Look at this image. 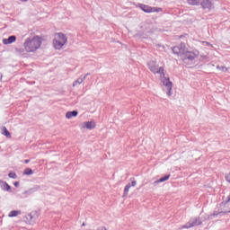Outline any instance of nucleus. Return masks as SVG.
Returning a JSON list of instances; mask_svg holds the SVG:
<instances>
[{"instance_id": "obj_17", "label": "nucleus", "mask_w": 230, "mask_h": 230, "mask_svg": "<svg viewBox=\"0 0 230 230\" xmlns=\"http://www.w3.org/2000/svg\"><path fill=\"white\" fill-rule=\"evenodd\" d=\"M37 190H39V187L31 188L29 190H25L23 192V195H31V193H35V191H37Z\"/></svg>"}, {"instance_id": "obj_11", "label": "nucleus", "mask_w": 230, "mask_h": 230, "mask_svg": "<svg viewBox=\"0 0 230 230\" xmlns=\"http://www.w3.org/2000/svg\"><path fill=\"white\" fill-rule=\"evenodd\" d=\"M89 75L91 74H86L84 75V77H79L77 80H75L74 83H73V86L75 87V85H80V84H82V82H84V80H85V78H87V76H89Z\"/></svg>"}, {"instance_id": "obj_14", "label": "nucleus", "mask_w": 230, "mask_h": 230, "mask_svg": "<svg viewBox=\"0 0 230 230\" xmlns=\"http://www.w3.org/2000/svg\"><path fill=\"white\" fill-rule=\"evenodd\" d=\"M2 134L3 136H5V137H12V135L10 134V131H8V128H6V127H2Z\"/></svg>"}, {"instance_id": "obj_10", "label": "nucleus", "mask_w": 230, "mask_h": 230, "mask_svg": "<svg viewBox=\"0 0 230 230\" xmlns=\"http://www.w3.org/2000/svg\"><path fill=\"white\" fill-rule=\"evenodd\" d=\"M76 116H78V111H67L66 113V118H67V119H71V118H76Z\"/></svg>"}, {"instance_id": "obj_9", "label": "nucleus", "mask_w": 230, "mask_h": 230, "mask_svg": "<svg viewBox=\"0 0 230 230\" xmlns=\"http://www.w3.org/2000/svg\"><path fill=\"white\" fill-rule=\"evenodd\" d=\"M0 187L4 191H12V186H10L6 181H0Z\"/></svg>"}, {"instance_id": "obj_16", "label": "nucleus", "mask_w": 230, "mask_h": 230, "mask_svg": "<svg viewBox=\"0 0 230 230\" xmlns=\"http://www.w3.org/2000/svg\"><path fill=\"white\" fill-rule=\"evenodd\" d=\"M202 0H187L188 4H190L191 6H199L200 4V2Z\"/></svg>"}, {"instance_id": "obj_24", "label": "nucleus", "mask_w": 230, "mask_h": 230, "mask_svg": "<svg viewBox=\"0 0 230 230\" xmlns=\"http://www.w3.org/2000/svg\"><path fill=\"white\" fill-rule=\"evenodd\" d=\"M130 181H131L130 185H131L133 188H136V184H137V182L134 180V178H130Z\"/></svg>"}, {"instance_id": "obj_28", "label": "nucleus", "mask_w": 230, "mask_h": 230, "mask_svg": "<svg viewBox=\"0 0 230 230\" xmlns=\"http://www.w3.org/2000/svg\"><path fill=\"white\" fill-rule=\"evenodd\" d=\"M25 164H28L30 163V159L24 160Z\"/></svg>"}, {"instance_id": "obj_25", "label": "nucleus", "mask_w": 230, "mask_h": 230, "mask_svg": "<svg viewBox=\"0 0 230 230\" xmlns=\"http://www.w3.org/2000/svg\"><path fill=\"white\" fill-rule=\"evenodd\" d=\"M225 179H226V182H230V172L226 174Z\"/></svg>"}, {"instance_id": "obj_18", "label": "nucleus", "mask_w": 230, "mask_h": 230, "mask_svg": "<svg viewBox=\"0 0 230 230\" xmlns=\"http://www.w3.org/2000/svg\"><path fill=\"white\" fill-rule=\"evenodd\" d=\"M132 188V185L130 183H128L124 188V194L123 197H127L128 195V191Z\"/></svg>"}, {"instance_id": "obj_8", "label": "nucleus", "mask_w": 230, "mask_h": 230, "mask_svg": "<svg viewBox=\"0 0 230 230\" xmlns=\"http://www.w3.org/2000/svg\"><path fill=\"white\" fill-rule=\"evenodd\" d=\"M199 224H200L199 223V219H191L185 225V227L187 229H190V227H195V226H199Z\"/></svg>"}, {"instance_id": "obj_6", "label": "nucleus", "mask_w": 230, "mask_h": 230, "mask_svg": "<svg viewBox=\"0 0 230 230\" xmlns=\"http://www.w3.org/2000/svg\"><path fill=\"white\" fill-rule=\"evenodd\" d=\"M199 4H201L204 10H211V7L213 6L211 0H201Z\"/></svg>"}, {"instance_id": "obj_19", "label": "nucleus", "mask_w": 230, "mask_h": 230, "mask_svg": "<svg viewBox=\"0 0 230 230\" xmlns=\"http://www.w3.org/2000/svg\"><path fill=\"white\" fill-rule=\"evenodd\" d=\"M18 215H21V210H13L9 213L8 217H17Z\"/></svg>"}, {"instance_id": "obj_1", "label": "nucleus", "mask_w": 230, "mask_h": 230, "mask_svg": "<svg viewBox=\"0 0 230 230\" xmlns=\"http://www.w3.org/2000/svg\"><path fill=\"white\" fill-rule=\"evenodd\" d=\"M148 67L151 73L160 75V78H162L163 85L165 87L166 94L168 96H172V83L170 81V78H166L164 76V68L163 66H158L155 61H149ZM164 78V80H163Z\"/></svg>"}, {"instance_id": "obj_2", "label": "nucleus", "mask_w": 230, "mask_h": 230, "mask_svg": "<svg viewBox=\"0 0 230 230\" xmlns=\"http://www.w3.org/2000/svg\"><path fill=\"white\" fill-rule=\"evenodd\" d=\"M42 45V40L40 37L34 36L33 38H28L25 40L23 46L26 53H33L36 49H39Z\"/></svg>"}, {"instance_id": "obj_4", "label": "nucleus", "mask_w": 230, "mask_h": 230, "mask_svg": "<svg viewBox=\"0 0 230 230\" xmlns=\"http://www.w3.org/2000/svg\"><path fill=\"white\" fill-rule=\"evenodd\" d=\"M66 42H67V37L62 32L57 33L53 40L55 49H62Z\"/></svg>"}, {"instance_id": "obj_31", "label": "nucleus", "mask_w": 230, "mask_h": 230, "mask_svg": "<svg viewBox=\"0 0 230 230\" xmlns=\"http://www.w3.org/2000/svg\"><path fill=\"white\" fill-rule=\"evenodd\" d=\"M1 80H2V75H0V82H1Z\"/></svg>"}, {"instance_id": "obj_32", "label": "nucleus", "mask_w": 230, "mask_h": 230, "mask_svg": "<svg viewBox=\"0 0 230 230\" xmlns=\"http://www.w3.org/2000/svg\"><path fill=\"white\" fill-rule=\"evenodd\" d=\"M158 48H161V45H157Z\"/></svg>"}, {"instance_id": "obj_15", "label": "nucleus", "mask_w": 230, "mask_h": 230, "mask_svg": "<svg viewBox=\"0 0 230 230\" xmlns=\"http://www.w3.org/2000/svg\"><path fill=\"white\" fill-rule=\"evenodd\" d=\"M26 218H27L29 224H35V217H33V212L28 214Z\"/></svg>"}, {"instance_id": "obj_3", "label": "nucleus", "mask_w": 230, "mask_h": 230, "mask_svg": "<svg viewBox=\"0 0 230 230\" xmlns=\"http://www.w3.org/2000/svg\"><path fill=\"white\" fill-rule=\"evenodd\" d=\"M180 55L181 56V58L184 62V64H195V59L199 57V51L193 52V51H185L181 49Z\"/></svg>"}, {"instance_id": "obj_23", "label": "nucleus", "mask_w": 230, "mask_h": 230, "mask_svg": "<svg viewBox=\"0 0 230 230\" xmlns=\"http://www.w3.org/2000/svg\"><path fill=\"white\" fill-rule=\"evenodd\" d=\"M217 68L219 69V71H223L224 73H227V67H226V66H217Z\"/></svg>"}, {"instance_id": "obj_5", "label": "nucleus", "mask_w": 230, "mask_h": 230, "mask_svg": "<svg viewBox=\"0 0 230 230\" xmlns=\"http://www.w3.org/2000/svg\"><path fill=\"white\" fill-rule=\"evenodd\" d=\"M138 8L142 9L145 13H154L155 12L159 13V12H163V8L161 7H152L145 4H138Z\"/></svg>"}, {"instance_id": "obj_26", "label": "nucleus", "mask_w": 230, "mask_h": 230, "mask_svg": "<svg viewBox=\"0 0 230 230\" xmlns=\"http://www.w3.org/2000/svg\"><path fill=\"white\" fill-rule=\"evenodd\" d=\"M97 230H107V227H105V226H101V227H98Z\"/></svg>"}, {"instance_id": "obj_7", "label": "nucleus", "mask_w": 230, "mask_h": 230, "mask_svg": "<svg viewBox=\"0 0 230 230\" xmlns=\"http://www.w3.org/2000/svg\"><path fill=\"white\" fill-rule=\"evenodd\" d=\"M17 40V37L15 35L9 36L7 39L3 40V44H13Z\"/></svg>"}, {"instance_id": "obj_21", "label": "nucleus", "mask_w": 230, "mask_h": 230, "mask_svg": "<svg viewBox=\"0 0 230 230\" xmlns=\"http://www.w3.org/2000/svg\"><path fill=\"white\" fill-rule=\"evenodd\" d=\"M24 175H33V170L31 168H26L23 172Z\"/></svg>"}, {"instance_id": "obj_30", "label": "nucleus", "mask_w": 230, "mask_h": 230, "mask_svg": "<svg viewBox=\"0 0 230 230\" xmlns=\"http://www.w3.org/2000/svg\"><path fill=\"white\" fill-rule=\"evenodd\" d=\"M172 51H173V47L171 48Z\"/></svg>"}, {"instance_id": "obj_20", "label": "nucleus", "mask_w": 230, "mask_h": 230, "mask_svg": "<svg viewBox=\"0 0 230 230\" xmlns=\"http://www.w3.org/2000/svg\"><path fill=\"white\" fill-rule=\"evenodd\" d=\"M15 51L18 52L19 55H25L26 53V49H22V48H16Z\"/></svg>"}, {"instance_id": "obj_13", "label": "nucleus", "mask_w": 230, "mask_h": 230, "mask_svg": "<svg viewBox=\"0 0 230 230\" xmlns=\"http://www.w3.org/2000/svg\"><path fill=\"white\" fill-rule=\"evenodd\" d=\"M168 179H170V174H166L163 177H161L160 179L156 180L154 184H159V182H165V181H168Z\"/></svg>"}, {"instance_id": "obj_29", "label": "nucleus", "mask_w": 230, "mask_h": 230, "mask_svg": "<svg viewBox=\"0 0 230 230\" xmlns=\"http://www.w3.org/2000/svg\"><path fill=\"white\" fill-rule=\"evenodd\" d=\"M20 1H22V3H26V2H28V0H20Z\"/></svg>"}, {"instance_id": "obj_12", "label": "nucleus", "mask_w": 230, "mask_h": 230, "mask_svg": "<svg viewBox=\"0 0 230 230\" xmlns=\"http://www.w3.org/2000/svg\"><path fill=\"white\" fill-rule=\"evenodd\" d=\"M84 128H88V130H93L96 127V124L93 121H87L84 123Z\"/></svg>"}, {"instance_id": "obj_22", "label": "nucleus", "mask_w": 230, "mask_h": 230, "mask_svg": "<svg viewBox=\"0 0 230 230\" xmlns=\"http://www.w3.org/2000/svg\"><path fill=\"white\" fill-rule=\"evenodd\" d=\"M8 177L10 179H17V174L13 172H11L8 173Z\"/></svg>"}, {"instance_id": "obj_27", "label": "nucleus", "mask_w": 230, "mask_h": 230, "mask_svg": "<svg viewBox=\"0 0 230 230\" xmlns=\"http://www.w3.org/2000/svg\"><path fill=\"white\" fill-rule=\"evenodd\" d=\"M13 184H14L15 188H19V184H20L19 181H15Z\"/></svg>"}]
</instances>
